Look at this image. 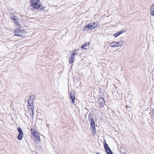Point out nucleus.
I'll return each mask as SVG.
<instances>
[{"instance_id": "nucleus-1", "label": "nucleus", "mask_w": 154, "mask_h": 154, "mask_svg": "<svg viewBox=\"0 0 154 154\" xmlns=\"http://www.w3.org/2000/svg\"><path fill=\"white\" fill-rule=\"evenodd\" d=\"M30 2L31 6L33 8L39 10L40 11L45 10V8L40 4V0H30Z\"/></svg>"}, {"instance_id": "nucleus-2", "label": "nucleus", "mask_w": 154, "mask_h": 154, "mask_svg": "<svg viewBox=\"0 0 154 154\" xmlns=\"http://www.w3.org/2000/svg\"><path fill=\"white\" fill-rule=\"evenodd\" d=\"M103 144L104 148L105 150L106 151L107 154H113V152L111 150L110 148L109 147L105 140H104L103 142Z\"/></svg>"}, {"instance_id": "nucleus-3", "label": "nucleus", "mask_w": 154, "mask_h": 154, "mask_svg": "<svg viewBox=\"0 0 154 154\" xmlns=\"http://www.w3.org/2000/svg\"><path fill=\"white\" fill-rule=\"evenodd\" d=\"M24 32L25 31L24 30L20 29H17L15 30L14 32V35L15 36L22 37L23 36V33H24Z\"/></svg>"}, {"instance_id": "nucleus-4", "label": "nucleus", "mask_w": 154, "mask_h": 154, "mask_svg": "<svg viewBox=\"0 0 154 154\" xmlns=\"http://www.w3.org/2000/svg\"><path fill=\"white\" fill-rule=\"evenodd\" d=\"M90 128L92 129L93 134L94 135L96 134L95 125L94 120V119H92L90 121Z\"/></svg>"}, {"instance_id": "nucleus-5", "label": "nucleus", "mask_w": 154, "mask_h": 154, "mask_svg": "<svg viewBox=\"0 0 154 154\" xmlns=\"http://www.w3.org/2000/svg\"><path fill=\"white\" fill-rule=\"evenodd\" d=\"M69 95L70 99L72 100V103L73 105H74L75 98V91L74 90H72L69 92Z\"/></svg>"}, {"instance_id": "nucleus-6", "label": "nucleus", "mask_w": 154, "mask_h": 154, "mask_svg": "<svg viewBox=\"0 0 154 154\" xmlns=\"http://www.w3.org/2000/svg\"><path fill=\"white\" fill-rule=\"evenodd\" d=\"M10 18L12 21H14V23L17 26V28H21V26L19 23L18 19L17 16L14 15L11 16Z\"/></svg>"}, {"instance_id": "nucleus-7", "label": "nucleus", "mask_w": 154, "mask_h": 154, "mask_svg": "<svg viewBox=\"0 0 154 154\" xmlns=\"http://www.w3.org/2000/svg\"><path fill=\"white\" fill-rule=\"evenodd\" d=\"M27 107L29 109V110L27 112L26 114H29L30 116L32 115L33 117L34 115V111L35 110L34 107L32 105L31 106H29V105L28 106L27 105Z\"/></svg>"}, {"instance_id": "nucleus-8", "label": "nucleus", "mask_w": 154, "mask_h": 154, "mask_svg": "<svg viewBox=\"0 0 154 154\" xmlns=\"http://www.w3.org/2000/svg\"><path fill=\"white\" fill-rule=\"evenodd\" d=\"M17 130L19 132V134L17 137V138L19 140H21L23 138V133L21 128L19 127L17 128Z\"/></svg>"}, {"instance_id": "nucleus-9", "label": "nucleus", "mask_w": 154, "mask_h": 154, "mask_svg": "<svg viewBox=\"0 0 154 154\" xmlns=\"http://www.w3.org/2000/svg\"><path fill=\"white\" fill-rule=\"evenodd\" d=\"M98 102L100 107H103L105 104V100L103 97H99L98 99Z\"/></svg>"}, {"instance_id": "nucleus-10", "label": "nucleus", "mask_w": 154, "mask_h": 154, "mask_svg": "<svg viewBox=\"0 0 154 154\" xmlns=\"http://www.w3.org/2000/svg\"><path fill=\"white\" fill-rule=\"evenodd\" d=\"M125 32V31H124L123 30H121L119 31L118 32L115 33L114 34V36L115 37H117Z\"/></svg>"}, {"instance_id": "nucleus-11", "label": "nucleus", "mask_w": 154, "mask_h": 154, "mask_svg": "<svg viewBox=\"0 0 154 154\" xmlns=\"http://www.w3.org/2000/svg\"><path fill=\"white\" fill-rule=\"evenodd\" d=\"M114 43H116V44H117V46H118V47L120 46L123 45L125 43L124 41H119V42H114Z\"/></svg>"}, {"instance_id": "nucleus-12", "label": "nucleus", "mask_w": 154, "mask_h": 154, "mask_svg": "<svg viewBox=\"0 0 154 154\" xmlns=\"http://www.w3.org/2000/svg\"><path fill=\"white\" fill-rule=\"evenodd\" d=\"M88 30H92L94 29L95 26H93L92 22H91L89 24H88Z\"/></svg>"}, {"instance_id": "nucleus-13", "label": "nucleus", "mask_w": 154, "mask_h": 154, "mask_svg": "<svg viewBox=\"0 0 154 154\" xmlns=\"http://www.w3.org/2000/svg\"><path fill=\"white\" fill-rule=\"evenodd\" d=\"M34 136V139L35 142H36V140L38 141V142L40 140V137L39 135L37 134L35 135V136Z\"/></svg>"}, {"instance_id": "nucleus-14", "label": "nucleus", "mask_w": 154, "mask_h": 154, "mask_svg": "<svg viewBox=\"0 0 154 154\" xmlns=\"http://www.w3.org/2000/svg\"><path fill=\"white\" fill-rule=\"evenodd\" d=\"M150 9V14L152 16H154V4L151 6Z\"/></svg>"}, {"instance_id": "nucleus-15", "label": "nucleus", "mask_w": 154, "mask_h": 154, "mask_svg": "<svg viewBox=\"0 0 154 154\" xmlns=\"http://www.w3.org/2000/svg\"><path fill=\"white\" fill-rule=\"evenodd\" d=\"M90 44V43L89 42H86L82 45L81 46V48L82 49H83L85 47L87 46H88Z\"/></svg>"}, {"instance_id": "nucleus-16", "label": "nucleus", "mask_w": 154, "mask_h": 154, "mask_svg": "<svg viewBox=\"0 0 154 154\" xmlns=\"http://www.w3.org/2000/svg\"><path fill=\"white\" fill-rule=\"evenodd\" d=\"M31 134L33 136H35V135L36 134H38L37 133H36V131L35 130L34 128H31Z\"/></svg>"}, {"instance_id": "nucleus-17", "label": "nucleus", "mask_w": 154, "mask_h": 154, "mask_svg": "<svg viewBox=\"0 0 154 154\" xmlns=\"http://www.w3.org/2000/svg\"><path fill=\"white\" fill-rule=\"evenodd\" d=\"M69 63H72L74 62V58L72 57H70L69 58Z\"/></svg>"}, {"instance_id": "nucleus-18", "label": "nucleus", "mask_w": 154, "mask_h": 154, "mask_svg": "<svg viewBox=\"0 0 154 154\" xmlns=\"http://www.w3.org/2000/svg\"><path fill=\"white\" fill-rule=\"evenodd\" d=\"M93 26H95L94 28L97 27L98 26V23L97 22H92Z\"/></svg>"}, {"instance_id": "nucleus-19", "label": "nucleus", "mask_w": 154, "mask_h": 154, "mask_svg": "<svg viewBox=\"0 0 154 154\" xmlns=\"http://www.w3.org/2000/svg\"><path fill=\"white\" fill-rule=\"evenodd\" d=\"M27 102L29 106H31V105L33 104L34 102V100H28L27 101Z\"/></svg>"}, {"instance_id": "nucleus-20", "label": "nucleus", "mask_w": 154, "mask_h": 154, "mask_svg": "<svg viewBox=\"0 0 154 154\" xmlns=\"http://www.w3.org/2000/svg\"><path fill=\"white\" fill-rule=\"evenodd\" d=\"M29 100H34V96L33 95H30L29 96Z\"/></svg>"}, {"instance_id": "nucleus-21", "label": "nucleus", "mask_w": 154, "mask_h": 154, "mask_svg": "<svg viewBox=\"0 0 154 154\" xmlns=\"http://www.w3.org/2000/svg\"><path fill=\"white\" fill-rule=\"evenodd\" d=\"M88 25L87 24L86 25H85L83 28V30H84V31H85L87 29L88 30Z\"/></svg>"}, {"instance_id": "nucleus-22", "label": "nucleus", "mask_w": 154, "mask_h": 154, "mask_svg": "<svg viewBox=\"0 0 154 154\" xmlns=\"http://www.w3.org/2000/svg\"><path fill=\"white\" fill-rule=\"evenodd\" d=\"M93 118H92V114L89 113L88 114V120H91Z\"/></svg>"}, {"instance_id": "nucleus-23", "label": "nucleus", "mask_w": 154, "mask_h": 154, "mask_svg": "<svg viewBox=\"0 0 154 154\" xmlns=\"http://www.w3.org/2000/svg\"><path fill=\"white\" fill-rule=\"evenodd\" d=\"M117 45L116 43V44H113V45H112V47H118V46H117Z\"/></svg>"}, {"instance_id": "nucleus-24", "label": "nucleus", "mask_w": 154, "mask_h": 154, "mask_svg": "<svg viewBox=\"0 0 154 154\" xmlns=\"http://www.w3.org/2000/svg\"><path fill=\"white\" fill-rule=\"evenodd\" d=\"M77 50H75L73 51V52L76 55L77 54Z\"/></svg>"}, {"instance_id": "nucleus-25", "label": "nucleus", "mask_w": 154, "mask_h": 154, "mask_svg": "<svg viewBox=\"0 0 154 154\" xmlns=\"http://www.w3.org/2000/svg\"><path fill=\"white\" fill-rule=\"evenodd\" d=\"M75 55V54L74 53L72 52V54L70 57H72L74 58V56Z\"/></svg>"}, {"instance_id": "nucleus-26", "label": "nucleus", "mask_w": 154, "mask_h": 154, "mask_svg": "<svg viewBox=\"0 0 154 154\" xmlns=\"http://www.w3.org/2000/svg\"><path fill=\"white\" fill-rule=\"evenodd\" d=\"M113 43H114V42L113 43H109V46L110 47H112V45H113Z\"/></svg>"}, {"instance_id": "nucleus-27", "label": "nucleus", "mask_w": 154, "mask_h": 154, "mask_svg": "<svg viewBox=\"0 0 154 154\" xmlns=\"http://www.w3.org/2000/svg\"><path fill=\"white\" fill-rule=\"evenodd\" d=\"M125 107L127 108H128V107H129V108H130V106L128 105H126L125 106Z\"/></svg>"}, {"instance_id": "nucleus-28", "label": "nucleus", "mask_w": 154, "mask_h": 154, "mask_svg": "<svg viewBox=\"0 0 154 154\" xmlns=\"http://www.w3.org/2000/svg\"><path fill=\"white\" fill-rule=\"evenodd\" d=\"M46 126L47 127H48V126H49V124H47Z\"/></svg>"}, {"instance_id": "nucleus-29", "label": "nucleus", "mask_w": 154, "mask_h": 154, "mask_svg": "<svg viewBox=\"0 0 154 154\" xmlns=\"http://www.w3.org/2000/svg\"><path fill=\"white\" fill-rule=\"evenodd\" d=\"M152 112H153L152 113H154V109H152Z\"/></svg>"}, {"instance_id": "nucleus-30", "label": "nucleus", "mask_w": 154, "mask_h": 154, "mask_svg": "<svg viewBox=\"0 0 154 154\" xmlns=\"http://www.w3.org/2000/svg\"><path fill=\"white\" fill-rule=\"evenodd\" d=\"M96 153H97V154H100V153H99V152H96Z\"/></svg>"}, {"instance_id": "nucleus-31", "label": "nucleus", "mask_w": 154, "mask_h": 154, "mask_svg": "<svg viewBox=\"0 0 154 154\" xmlns=\"http://www.w3.org/2000/svg\"><path fill=\"white\" fill-rule=\"evenodd\" d=\"M25 115H26V116L27 117H28V116L26 114V113H25Z\"/></svg>"}, {"instance_id": "nucleus-32", "label": "nucleus", "mask_w": 154, "mask_h": 154, "mask_svg": "<svg viewBox=\"0 0 154 154\" xmlns=\"http://www.w3.org/2000/svg\"><path fill=\"white\" fill-rule=\"evenodd\" d=\"M152 116L154 117V113H152Z\"/></svg>"}]
</instances>
